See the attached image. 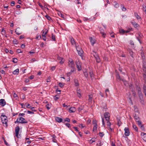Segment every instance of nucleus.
Segmentation results:
<instances>
[{
    "label": "nucleus",
    "mask_w": 146,
    "mask_h": 146,
    "mask_svg": "<svg viewBox=\"0 0 146 146\" xmlns=\"http://www.w3.org/2000/svg\"><path fill=\"white\" fill-rule=\"evenodd\" d=\"M68 66L71 68L70 71L67 73V76H70V74L75 71L74 62L72 59H70L68 62Z\"/></svg>",
    "instance_id": "f257e3e1"
},
{
    "label": "nucleus",
    "mask_w": 146,
    "mask_h": 146,
    "mask_svg": "<svg viewBox=\"0 0 146 146\" xmlns=\"http://www.w3.org/2000/svg\"><path fill=\"white\" fill-rule=\"evenodd\" d=\"M15 123H20L21 124L27 123L28 121H26L24 118L22 117L18 118L17 121H15Z\"/></svg>",
    "instance_id": "f03ea898"
},
{
    "label": "nucleus",
    "mask_w": 146,
    "mask_h": 146,
    "mask_svg": "<svg viewBox=\"0 0 146 146\" xmlns=\"http://www.w3.org/2000/svg\"><path fill=\"white\" fill-rule=\"evenodd\" d=\"M137 94L139 97L140 102L141 103L144 102V101L143 99V96L141 91V88L140 87H138L137 88Z\"/></svg>",
    "instance_id": "7ed1b4c3"
},
{
    "label": "nucleus",
    "mask_w": 146,
    "mask_h": 146,
    "mask_svg": "<svg viewBox=\"0 0 146 146\" xmlns=\"http://www.w3.org/2000/svg\"><path fill=\"white\" fill-rule=\"evenodd\" d=\"M1 121L3 124H5L6 127L7 126V117L5 115H1Z\"/></svg>",
    "instance_id": "20e7f679"
},
{
    "label": "nucleus",
    "mask_w": 146,
    "mask_h": 146,
    "mask_svg": "<svg viewBox=\"0 0 146 146\" xmlns=\"http://www.w3.org/2000/svg\"><path fill=\"white\" fill-rule=\"evenodd\" d=\"M75 46L78 54L80 56H82L83 51L82 49L79 46H77L76 44L75 45Z\"/></svg>",
    "instance_id": "39448f33"
},
{
    "label": "nucleus",
    "mask_w": 146,
    "mask_h": 146,
    "mask_svg": "<svg viewBox=\"0 0 146 146\" xmlns=\"http://www.w3.org/2000/svg\"><path fill=\"white\" fill-rule=\"evenodd\" d=\"M104 117L106 121H109L110 120V114L109 112H106L104 114Z\"/></svg>",
    "instance_id": "423d86ee"
},
{
    "label": "nucleus",
    "mask_w": 146,
    "mask_h": 146,
    "mask_svg": "<svg viewBox=\"0 0 146 146\" xmlns=\"http://www.w3.org/2000/svg\"><path fill=\"white\" fill-rule=\"evenodd\" d=\"M20 131V128L19 126H17L15 127V136L17 138L18 137V135Z\"/></svg>",
    "instance_id": "0eeeda50"
},
{
    "label": "nucleus",
    "mask_w": 146,
    "mask_h": 146,
    "mask_svg": "<svg viewBox=\"0 0 146 146\" xmlns=\"http://www.w3.org/2000/svg\"><path fill=\"white\" fill-rule=\"evenodd\" d=\"M125 133L124 134L125 136H128L130 135V132L129 129L125 127L124 129Z\"/></svg>",
    "instance_id": "6e6552de"
},
{
    "label": "nucleus",
    "mask_w": 146,
    "mask_h": 146,
    "mask_svg": "<svg viewBox=\"0 0 146 146\" xmlns=\"http://www.w3.org/2000/svg\"><path fill=\"white\" fill-rule=\"evenodd\" d=\"M93 56L95 57L96 62L98 63L100 62V59L98 54H93Z\"/></svg>",
    "instance_id": "1a4fd4ad"
},
{
    "label": "nucleus",
    "mask_w": 146,
    "mask_h": 146,
    "mask_svg": "<svg viewBox=\"0 0 146 146\" xmlns=\"http://www.w3.org/2000/svg\"><path fill=\"white\" fill-rule=\"evenodd\" d=\"M117 125L119 127L122 123L121 122V117H118L117 116Z\"/></svg>",
    "instance_id": "9d476101"
},
{
    "label": "nucleus",
    "mask_w": 146,
    "mask_h": 146,
    "mask_svg": "<svg viewBox=\"0 0 146 146\" xmlns=\"http://www.w3.org/2000/svg\"><path fill=\"white\" fill-rule=\"evenodd\" d=\"M141 135L142 139L144 141L146 142V133L144 132H141Z\"/></svg>",
    "instance_id": "9b49d317"
},
{
    "label": "nucleus",
    "mask_w": 146,
    "mask_h": 146,
    "mask_svg": "<svg viewBox=\"0 0 146 146\" xmlns=\"http://www.w3.org/2000/svg\"><path fill=\"white\" fill-rule=\"evenodd\" d=\"M6 104V102L4 99L0 100V105L2 106H4Z\"/></svg>",
    "instance_id": "f8f14e48"
},
{
    "label": "nucleus",
    "mask_w": 146,
    "mask_h": 146,
    "mask_svg": "<svg viewBox=\"0 0 146 146\" xmlns=\"http://www.w3.org/2000/svg\"><path fill=\"white\" fill-rule=\"evenodd\" d=\"M76 111V109L75 107H72L69 108V112L70 113L74 112Z\"/></svg>",
    "instance_id": "ddd939ff"
},
{
    "label": "nucleus",
    "mask_w": 146,
    "mask_h": 146,
    "mask_svg": "<svg viewBox=\"0 0 146 146\" xmlns=\"http://www.w3.org/2000/svg\"><path fill=\"white\" fill-rule=\"evenodd\" d=\"M74 85L76 87L78 86H79V81L77 79L75 78L74 80Z\"/></svg>",
    "instance_id": "4468645a"
},
{
    "label": "nucleus",
    "mask_w": 146,
    "mask_h": 146,
    "mask_svg": "<svg viewBox=\"0 0 146 146\" xmlns=\"http://www.w3.org/2000/svg\"><path fill=\"white\" fill-rule=\"evenodd\" d=\"M116 77L117 79L118 80H119L120 81H122L123 82L125 81V80L123 79L122 78H121L120 76V75H119V74H117L116 75Z\"/></svg>",
    "instance_id": "2eb2a0df"
},
{
    "label": "nucleus",
    "mask_w": 146,
    "mask_h": 146,
    "mask_svg": "<svg viewBox=\"0 0 146 146\" xmlns=\"http://www.w3.org/2000/svg\"><path fill=\"white\" fill-rule=\"evenodd\" d=\"M131 23L133 25L134 27L135 28H137L139 26V25L136 22L134 21L131 22Z\"/></svg>",
    "instance_id": "dca6fc26"
},
{
    "label": "nucleus",
    "mask_w": 146,
    "mask_h": 146,
    "mask_svg": "<svg viewBox=\"0 0 146 146\" xmlns=\"http://www.w3.org/2000/svg\"><path fill=\"white\" fill-rule=\"evenodd\" d=\"M55 119L56 121L58 123L62 122V119L58 117H56Z\"/></svg>",
    "instance_id": "f3484780"
},
{
    "label": "nucleus",
    "mask_w": 146,
    "mask_h": 146,
    "mask_svg": "<svg viewBox=\"0 0 146 146\" xmlns=\"http://www.w3.org/2000/svg\"><path fill=\"white\" fill-rule=\"evenodd\" d=\"M100 31L101 34L102 35V36L104 38H105V35L106 34L104 33L103 30L102 29L100 28Z\"/></svg>",
    "instance_id": "a211bd4d"
},
{
    "label": "nucleus",
    "mask_w": 146,
    "mask_h": 146,
    "mask_svg": "<svg viewBox=\"0 0 146 146\" xmlns=\"http://www.w3.org/2000/svg\"><path fill=\"white\" fill-rule=\"evenodd\" d=\"M134 117L136 121L139 120V118L138 115H137L135 113L133 114Z\"/></svg>",
    "instance_id": "6ab92c4d"
},
{
    "label": "nucleus",
    "mask_w": 146,
    "mask_h": 146,
    "mask_svg": "<svg viewBox=\"0 0 146 146\" xmlns=\"http://www.w3.org/2000/svg\"><path fill=\"white\" fill-rule=\"evenodd\" d=\"M90 40L93 46L94 44L95 43V42L94 39H93L91 37L90 38Z\"/></svg>",
    "instance_id": "aec40b11"
},
{
    "label": "nucleus",
    "mask_w": 146,
    "mask_h": 146,
    "mask_svg": "<svg viewBox=\"0 0 146 146\" xmlns=\"http://www.w3.org/2000/svg\"><path fill=\"white\" fill-rule=\"evenodd\" d=\"M70 38V39L71 42V43H72V44H75V45L76 44V43L75 42L74 39L72 37H71V38Z\"/></svg>",
    "instance_id": "412c9836"
},
{
    "label": "nucleus",
    "mask_w": 146,
    "mask_h": 146,
    "mask_svg": "<svg viewBox=\"0 0 146 146\" xmlns=\"http://www.w3.org/2000/svg\"><path fill=\"white\" fill-rule=\"evenodd\" d=\"M19 72V69H17L15 70H14L13 72V73L14 74H18Z\"/></svg>",
    "instance_id": "4be33fe9"
},
{
    "label": "nucleus",
    "mask_w": 146,
    "mask_h": 146,
    "mask_svg": "<svg viewBox=\"0 0 146 146\" xmlns=\"http://www.w3.org/2000/svg\"><path fill=\"white\" fill-rule=\"evenodd\" d=\"M42 36L43 38V39L44 41H46V36H45V35L44 34V31H42Z\"/></svg>",
    "instance_id": "5701e85b"
},
{
    "label": "nucleus",
    "mask_w": 146,
    "mask_h": 146,
    "mask_svg": "<svg viewBox=\"0 0 146 146\" xmlns=\"http://www.w3.org/2000/svg\"><path fill=\"white\" fill-rule=\"evenodd\" d=\"M89 74L91 78L92 79H93L94 77V74H93V72L92 71H90L89 72Z\"/></svg>",
    "instance_id": "b1692460"
},
{
    "label": "nucleus",
    "mask_w": 146,
    "mask_h": 146,
    "mask_svg": "<svg viewBox=\"0 0 146 146\" xmlns=\"http://www.w3.org/2000/svg\"><path fill=\"white\" fill-rule=\"evenodd\" d=\"M134 15L137 19H141V17L138 15L137 13H135Z\"/></svg>",
    "instance_id": "393cba45"
},
{
    "label": "nucleus",
    "mask_w": 146,
    "mask_h": 146,
    "mask_svg": "<svg viewBox=\"0 0 146 146\" xmlns=\"http://www.w3.org/2000/svg\"><path fill=\"white\" fill-rule=\"evenodd\" d=\"M52 141L53 142L56 143V140L55 139L56 138V136L55 135H53L52 136Z\"/></svg>",
    "instance_id": "a878e982"
},
{
    "label": "nucleus",
    "mask_w": 146,
    "mask_h": 146,
    "mask_svg": "<svg viewBox=\"0 0 146 146\" xmlns=\"http://www.w3.org/2000/svg\"><path fill=\"white\" fill-rule=\"evenodd\" d=\"M76 66H82L81 62L79 60L76 61Z\"/></svg>",
    "instance_id": "bb28decb"
},
{
    "label": "nucleus",
    "mask_w": 146,
    "mask_h": 146,
    "mask_svg": "<svg viewBox=\"0 0 146 146\" xmlns=\"http://www.w3.org/2000/svg\"><path fill=\"white\" fill-rule=\"evenodd\" d=\"M119 31L121 34H124L125 33V31L123 29H119Z\"/></svg>",
    "instance_id": "cd10ccee"
},
{
    "label": "nucleus",
    "mask_w": 146,
    "mask_h": 146,
    "mask_svg": "<svg viewBox=\"0 0 146 146\" xmlns=\"http://www.w3.org/2000/svg\"><path fill=\"white\" fill-rule=\"evenodd\" d=\"M97 124H96V125H94L93 129V131H95L97 130Z\"/></svg>",
    "instance_id": "c85d7f7f"
},
{
    "label": "nucleus",
    "mask_w": 146,
    "mask_h": 146,
    "mask_svg": "<svg viewBox=\"0 0 146 146\" xmlns=\"http://www.w3.org/2000/svg\"><path fill=\"white\" fill-rule=\"evenodd\" d=\"M59 96L58 95H56L54 97V99L55 101H56L59 98Z\"/></svg>",
    "instance_id": "c756f323"
},
{
    "label": "nucleus",
    "mask_w": 146,
    "mask_h": 146,
    "mask_svg": "<svg viewBox=\"0 0 146 146\" xmlns=\"http://www.w3.org/2000/svg\"><path fill=\"white\" fill-rule=\"evenodd\" d=\"M133 127L135 130L136 131H138V128L135 125L133 124Z\"/></svg>",
    "instance_id": "7c9ffc66"
},
{
    "label": "nucleus",
    "mask_w": 146,
    "mask_h": 146,
    "mask_svg": "<svg viewBox=\"0 0 146 146\" xmlns=\"http://www.w3.org/2000/svg\"><path fill=\"white\" fill-rule=\"evenodd\" d=\"M51 38L52 40H53L55 41H56L55 36L53 34L52 35Z\"/></svg>",
    "instance_id": "2f4dec72"
},
{
    "label": "nucleus",
    "mask_w": 146,
    "mask_h": 146,
    "mask_svg": "<svg viewBox=\"0 0 146 146\" xmlns=\"http://www.w3.org/2000/svg\"><path fill=\"white\" fill-rule=\"evenodd\" d=\"M84 74L85 77L87 78L88 76V74L87 72L86 71L84 72Z\"/></svg>",
    "instance_id": "473e14b6"
},
{
    "label": "nucleus",
    "mask_w": 146,
    "mask_h": 146,
    "mask_svg": "<svg viewBox=\"0 0 146 146\" xmlns=\"http://www.w3.org/2000/svg\"><path fill=\"white\" fill-rule=\"evenodd\" d=\"M82 66H77V67L78 69V71H81L82 70Z\"/></svg>",
    "instance_id": "72a5a7b5"
},
{
    "label": "nucleus",
    "mask_w": 146,
    "mask_h": 146,
    "mask_svg": "<svg viewBox=\"0 0 146 146\" xmlns=\"http://www.w3.org/2000/svg\"><path fill=\"white\" fill-rule=\"evenodd\" d=\"M12 61L15 63H17V59L16 58H13Z\"/></svg>",
    "instance_id": "f704fd0d"
},
{
    "label": "nucleus",
    "mask_w": 146,
    "mask_h": 146,
    "mask_svg": "<svg viewBox=\"0 0 146 146\" xmlns=\"http://www.w3.org/2000/svg\"><path fill=\"white\" fill-rule=\"evenodd\" d=\"M64 84H63L61 82H59L58 84V85L61 88H62L64 86Z\"/></svg>",
    "instance_id": "c9c22d12"
},
{
    "label": "nucleus",
    "mask_w": 146,
    "mask_h": 146,
    "mask_svg": "<svg viewBox=\"0 0 146 146\" xmlns=\"http://www.w3.org/2000/svg\"><path fill=\"white\" fill-rule=\"evenodd\" d=\"M19 29V28H18L15 31V32L18 35H19L21 34V33L20 32H18L17 29Z\"/></svg>",
    "instance_id": "e433bc0d"
},
{
    "label": "nucleus",
    "mask_w": 146,
    "mask_h": 146,
    "mask_svg": "<svg viewBox=\"0 0 146 146\" xmlns=\"http://www.w3.org/2000/svg\"><path fill=\"white\" fill-rule=\"evenodd\" d=\"M143 77L144 78V80L145 81V83L146 82V74H143Z\"/></svg>",
    "instance_id": "4c0bfd02"
},
{
    "label": "nucleus",
    "mask_w": 146,
    "mask_h": 146,
    "mask_svg": "<svg viewBox=\"0 0 146 146\" xmlns=\"http://www.w3.org/2000/svg\"><path fill=\"white\" fill-rule=\"evenodd\" d=\"M115 4H114V7L116 8H117L119 7V4L117 3L116 2H115Z\"/></svg>",
    "instance_id": "58836bf2"
},
{
    "label": "nucleus",
    "mask_w": 146,
    "mask_h": 146,
    "mask_svg": "<svg viewBox=\"0 0 146 146\" xmlns=\"http://www.w3.org/2000/svg\"><path fill=\"white\" fill-rule=\"evenodd\" d=\"M45 17L48 20L50 21V20L51 19V17L49 15H46L45 16Z\"/></svg>",
    "instance_id": "ea45409f"
},
{
    "label": "nucleus",
    "mask_w": 146,
    "mask_h": 146,
    "mask_svg": "<svg viewBox=\"0 0 146 146\" xmlns=\"http://www.w3.org/2000/svg\"><path fill=\"white\" fill-rule=\"evenodd\" d=\"M13 42L14 44H17L18 43L17 40L16 39L13 40Z\"/></svg>",
    "instance_id": "a19ab883"
},
{
    "label": "nucleus",
    "mask_w": 146,
    "mask_h": 146,
    "mask_svg": "<svg viewBox=\"0 0 146 146\" xmlns=\"http://www.w3.org/2000/svg\"><path fill=\"white\" fill-rule=\"evenodd\" d=\"M107 121V125L108 126L110 127L111 125V123L109 122V121Z\"/></svg>",
    "instance_id": "79ce46f5"
},
{
    "label": "nucleus",
    "mask_w": 146,
    "mask_h": 146,
    "mask_svg": "<svg viewBox=\"0 0 146 146\" xmlns=\"http://www.w3.org/2000/svg\"><path fill=\"white\" fill-rule=\"evenodd\" d=\"M21 13V12L19 10L16 11V13L17 15L20 14Z\"/></svg>",
    "instance_id": "37998d69"
},
{
    "label": "nucleus",
    "mask_w": 146,
    "mask_h": 146,
    "mask_svg": "<svg viewBox=\"0 0 146 146\" xmlns=\"http://www.w3.org/2000/svg\"><path fill=\"white\" fill-rule=\"evenodd\" d=\"M77 94H78V96L80 97V96H81V94H80V90H78L77 91Z\"/></svg>",
    "instance_id": "c03bdc74"
},
{
    "label": "nucleus",
    "mask_w": 146,
    "mask_h": 146,
    "mask_svg": "<svg viewBox=\"0 0 146 146\" xmlns=\"http://www.w3.org/2000/svg\"><path fill=\"white\" fill-rule=\"evenodd\" d=\"M144 93L146 92V86L144 85L143 87Z\"/></svg>",
    "instance_id": "a18cd8bd"
},
{
    "label": "nucleus",
    "mask_w": 146,
    "mask_h": 146,
    "mask_svg": "<svg viewBox=\"0 0 146 146\" xmlns=\"http://www.w3.org/2000/svg\"><path fill=\"white\" fill-rule=\"evenodd\" d=\"M104 135V134L103 133V132H100L99 133V135L100 137H102Z\"/></svg>",
    "instance_id": "49530a36"
},
{
    "label": "nucleus",
    "mask_w": 146,
    "mask_h": 146,
    "mask_svg": "<svg viewBox=\"0 0 146 146\" xmlns=\"http://www.w3.org/2000/svg\"><path fill=\"white\" fill-rule=\"evenodd\" d=\"M136 121L137 122L138 124V125H141V122L139 120H137Z\"/></svg>",
    "instance_id": "de8ad7c7"
},
{
    "label": "nucleus",
    "mask_w": 146,
    "mask_h": 146,
    "mask_svg": "<svg viewBox=\"0 0 146 146\" xmlns=\"http://www.w3.org/2000/svg\"><path fill=\"white\" fill-rule=\"evenodd\" d=\"M56 92L58 94H60L61 90H58L57 89L56 90Z\"/></svg>",
    "instance_id": "09e8293b"
},
{
    "label": "nucleus",
    "mask_w": 146,
    "mask_h": 146,
    "mask_svg": "<svg viewBox=\"0 0 146 146\" xmlns=\"http://www.w3.org/2000/svg\"><path fill=\"white\" fill-rule=\"evenodd\" d=\"M102 125L104 127H105V123L104 122V118H103L102 117Z\"/></svg>",
    "instance_id": "8fccbe9b"
},
{
    "label": "nucleus",
    "mask_w": 146,
    "mask_h": 146,
    "mask_svg": "<svg viewBox=\"0 0 146 146\" xmlns=\"http://www.w3.org/2000/svg\"><path fill=\"white\" fill-rule=\"evenodd\" d=\"M41 38V37L40 35H37L36 37V39H38L39 40Z\"/></svg>",
    "instance_id": "3c124183"
},
{
    "label": "nucleus",
    "mask_w": 146,
    "mask_h": 146,
    "mask_svg": "<svg viewBox=\"0 0 146 146\" xmlns=\"http://www.w3.org/2000/svg\"><path fill=\"white\" fill-rule=\"evenodd\" d=\"M66 121H67L68 122H70V120L69 118H66L65 119V120H64V122H65Z\"/></svg>",
    "instance_id": "603ef678"
},
{
    "label": "nucleus",
    "mask_w": 146,
    "mask_h": 146,
    "mask_svg": "<svg viewBox=\"0 0 146 146\" xmlns=\"http://www.w3.org/2000/svg\"><path fill=\"white\" fill-rule=\"evenodd\" d=\"M83 109V108L82 106L78 108V110L79 111H80Z\"/></svg>",
    "instance_id": "864d4df0"
},
{
    "label": "nucleus",
    "mask_w": 146,
    "mask_h": 146,
    "mask_svg": "<svg viewBox=\"0 0 146 146\" xmlns=\"http://www.w3.org/2000/svg\"><path fill=\"white\" fill-rule=\"evenodd\" d=\"M50 79H51V77H49L48 78H47V80H46V82H50Z\"/></svg>",
    "instance_id": "5fc2aeb1"
},
{
    "label": "nucleus",
    "mask_w": 146,
    "mask_h": 146,
    "mask_svg": "<svg viewBox=\"0 0 146 146\" xmlns=\"http://www.w3.org/2000/svg\"><path fill=\"white\" fill-rule=\"evenodd\" d=\"M16 52L18 53H22V52L21 51V50L20 49H17V50Z\"/></svg>",
    "instance_id": "6e6d98bb"
},
{
    "label": "nucleus",
    "mask_w": 146,
    "mask_h": 146,
    "mask_svg": "<svg viewBox=\"0 0 146 146\" xmlns=\"http://www.w3.org/2000/svg\"><path fill=\"white\" fill-rule=\"evenodd\" d=\"M107 92H109V91L108 89H107L105 91V93H106V96H108V94L107 93Z\"/></svg>",
    "instance_id": "4d7b16f0"
},
{
    "label": "nucleus",
    "mask_w": 146,
    "mask_h": 146,
    "mask_svg": "<svg viewBox=\"0 0 146 146\" xmlns=\"http://www.w3.org/2000/svg\"><path fill=\"white\" fill-rule=\"evenodd\" d=\"M89 100L90 102H91L92 100V97L90 96H89Z\"/></svg>",
    "instance_id": "13d9d810"
},
{
    "label": "nucleus",
    "mask_w": 146,
    "mask_h": 146,
    "mask_svg": "<svg viewBox=\"0 0 146 146\" xmlns=\"http://www.w3.org/2000/svg\"><path fill=\"white\" fill-rule=\"evenodd\" d=\"M26 107L27 108H31V106H30V105L29 104H28L27 105H26Z\"/></svg>",
    "instance_id": "bf43d9fd"
},
{
    "label": "nucleus",
    "mask_w": 146,
    "mask_h": 146,
    "mask_svg": "<svg viewBox=\"0 0 146 146\" xmlns=\"http://www.w3.org/2000/svg\"><path fill=\"white\" fill-rule=\"evenodd\" d=\"M65 124L69 128V127H70V125L69 123H66Z\"/></svg>",
    "instance_id": "052dcab7"
},
{
    "label": "nucleus",
    "mask_w": 146,
    "mask_h": 146,
    "mask_svg": "<svg viewBox=\"0 0 146 146\" xmlns=\"http://www.w3.org/2000/svg\"><path fill=\"white\" fill-rule=\"evenodd\" d=\"M15 4V2L14 1H12L11 3V6H13Z\"/></svg>",
    "instance_id": "680f3d73"
},
{
    "label": "nucleus",
    "mask_w": 146,
    "mask_h": 146,
    "mask_svg": "<svg viewBox=\"0 0 146 146\" xmlns=\"http://www.w3.org/2000/svg\"><path fill=\"white\" fill-rule=\"evenodd\" d=\"M130 44L131 45H134V42L133 40H130Z\"/></svg>",
    "instance_id": "e2e57ef3"
},
{
    "label": "nucleus",
    "mask_w": 146,
    "mask_h": 146,
    "mask_svg": "<svg viewBox=\"0 0 146 146\" xmlns=\"http://www.w3.org/2000/svg\"><path fill=\"white\" fill-rule=\"evenodd\" d=\"M55 68H56L55 66H53L52 67L51 70L52 71H53L55 69Z\"/></svg>",
    "instance_id": "0e129e2a"
},
{
    "label": "nucleus",
    "mask_w": 146,
    "mask_h": 146,
    "mask_svg": "<svg viewBox=\"0 0 146 146\" xmlns=\"http://www.w3.org/2000/svg\"><path fill=\"white\" fill-rule=\"evenodd\" d=\"M34 78V75H31V76H30L29 77V78L30 79H33V78Z\"/></svg>",
    "instance_id": "69168bd1"
},
{
    "label": "nucleus",
    "mask_w": 146,
    "mask_h": 146,
    "mask_svg": "<svg viewBox=\"0 0 146 146\" xmlns=\"http://www.w3.org/2000/svg\"><path fill=\"white\" fill-rule=\"evenodd\" d=\"M49 105L48 104H47L46 105V107L48 110H49L50 109V108L49 107Z\"/></svg>",
    "instance_id": "338daca9"
},
{
    "label": "nucleus",
    "mask_w": 146,
    "mask_h": 146,
    "mask_svg": "<svg viewBox=\"0 0 146 146\" xmlns=\"http://www.w3.org/2000/svg\"><path fill=\"white\" fill-rule=\"evenodd\" d=\"M25 45L24 44H22L21 46V47L23 49L25 48Z\"/></svg>",
    "instance_id": "774afa93"
}]
</instances>
